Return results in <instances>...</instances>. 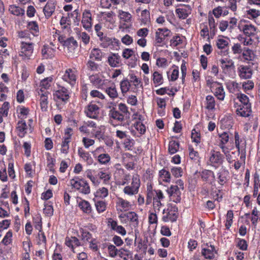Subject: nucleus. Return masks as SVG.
<instances>
[{
  "label": "nucleus",
  "mask_w": 260,
  "mask_h": 260,
  "mask_svg": "<svg viewBox=\"0 0 260 260\" xmlns=\"http://www.w3.org/2000/svg\"><path fill=\"white\" fill-rule=\"evenodd\" d=\"M70 184L72 187L76 189L79 192L88 194L90 192V186L87 181L76 178L70 180Z\"/></svg>",
  "instance_id": "1"
},
{
  "label": "nucleus",
  "mask_w": 260,
  "mask_h": 260,
  "mask_svg": "<svg viewBox=\"0 0 260 260\" xmlns=\"http://www.w3.org/2000/svg\"><path fill=\"white\" fill-rule=\"evenodd\" d=\"M167 212H165V210L163 211L164 215L162 217V220L164 222H174L176 220L178 217V208L176 205H170L168 206Z\"/></svg>",
  "instance_id": "2"
},
{
  "label": "nucleus",
  "mask_w": 260,
  "mask_h": 260,
  "mask_svg": "<svg viewBox=\"0 0 260 260\" xmlns=\"http://www.w3.org/2000/svg\"><path fill=\"white\" fill-rule=\"evenodd\" d=\"M140 186V180L138 176H133L130 186H126L123 188V192L128 196L138 193Z\"/></svg>",
  "instance_id": "3"
},
{
  "label": "nucleus",
  "mask_w": 260,
  "mask_h": 260,
  "mask_svg": "<svg viewBox=\"0 0 260 260\" xmlns=\"http://www.w3.org/2000/svg\"><path fill=\"white\" fill-rule=\"evenodd\" d=\"M33 45L34 44L30 41H22L19 55L23 57L29 59L33 53Z\"/></svg>",
  "instance_id": "4"
},
{
  "label": "nucleus",
  "mask_w": 260,
  "mask_h": 260,
  "mask_svg": "<svg viewBox=\"0 0 260 260\" xmlns=\"http://www.w3.org/2000/svg\"><path fill=\"white\" fill-rule=\"evenodd\" d=\"M70 92L68 89L64 87H60L58 90L53 93L54 99L55 101H61L64 103H67L70 98Z\"/></svg>",
  "instance_id": "5"
},
{
  "label": "nucleus",
  "mask_w": 260,
  "mask_h": 260,
  "mask_svg": "<svg viewBox=\"0 0 260 260\" xmlns=\"http://www.w3.org/2000/svg\"><path fill=\"white\" fill-rule=\"evenodd\" d=\"M167 192L171 201L176 203H179L180 202L181 192L178 185H172L167 189Z\"/></svg>",
  "instance_id": "6"
},
{
  "label": "nucleus",
  "mask_w": 260,
  "mask_h": 260,
  "mask_svg": "<svg viewBox=\"0 0 260 260\" xmlns=\"http://www.w3.org/2000/svg\"><path fill=\"white\" fill-rule=\"evenodd\" d=\"M219 61L222 73L224 74H230L232 71L235 69L234 62L232 59L228 58L220 59Z\"/></svg>",
  "instance_id": "7"
},
{
  "label": "nucleus",
  "mask_w": 260,
  "mask_h": 260,
  "mask_svg": "<svg viewBox=\"0 0 260 260\" xmlns=\"http://www.w3.org/2000/svg\"><path fill=\"white\" fill-rule=\"evenodd\" d=\"M170 30L166 28H158L155 32V44H160L164 42L166 37L169 36Z\"/></svg>",
  "instance_id": "8"
},
{
  "label": "nucleus",
  "mask_w": 260,
  "mask_h": 260,
  "mask_svg": "<svg viewBox=\"0 0 260 260\" xmlns=\"http://www.w3.org/2000/svg\"><path fill=\"white\" fill-rule=\"evenodd\" d=\"M91 14L89 10H85L82 14V20L81 21L83 27L87 30H89L92 26Z\"/></svg>",
  "instance_id": "9"
},
{
  "label": "nucleus",
  "mask_w": 260,
  "mask_h": 260,
  "mask_svg": "<svg viewBox=\"0 0 260 260\" xmlns=\"http://www.w3.org/2000/svg\"><path fill=\"white\" fill-rule=\"evenodd\" d=\"M117 210L121 212H126L131 208L132 205L129 202L120 197L117 198L116 202Z\"/></svg>",
  "instance_id": "10"
},
{
  "label": "nucleus",
  "mask_w": 260,
  "mask_h": 260,
  "mask_svg": "<svg viewBox=\"0 0 260 260\" xmlns=\"http://www.w3.org/2000/svg\"><path fill=\"white\" fill-rule=\"evenodd\" d=\"M99 107L94 104L90 103L87 107V109L85 111L86 115L93 119H97L98 117Z\"/></svg>",
  "instance_id": "11"
},
{
  "label": "nucleus",
  "mask_w": 260,
  "mask_h": 260,
  "mask_svg": "<svg viewBox=\"0 0 260 260\" xmlns=\"http://www.w3.org/2000/svg\"><path fill=\"white\" fill-rule=\"evenodd\" d=\"M211 155L209 158V161L211 164L221 165L222 164L224 159V156L220 153L219 151L212 150Z\"/></svg>",
  "instance_id": "12"
},
{
  "label": "nucleus",
  "mask_w": 260,
  "mask_h": 260,
  "mask_svg": "<svg viewBox=\"0 0 260 260\" xmlns=\"http://www.w3.org/2000/svg\"><path fill=\"white\" fill-rule=\"evenodd\" d=\"M55 0H49L43 9V12L46 18H49L54 13L55 9Z\"/></svg>",
  "instance_id": "13"
},
{
  "label": "nucleus",
  "mask_w": 260,
  "mask_h": 260,
  "mask_svg": "<svg viewBox=\"0 0 260 260\" xmlns=\"http://www.w3.org/2000/svg\"><path fill=\"white\" fill-rule=\"evenodd\" d=\"M239 76L241 79H250L252 75V71L247 66H241L238 68Z\"/></svg>",
  "instance_id": "14"
},
{
  "label": "nucleus",
  "mask_w": 260,
  "mask_h": 260,
  "mask_svg": "<svg viewBox=\"0 0 260 260\" xmlns=\"http://www.w3.org/2000/svg\"><path fill=\"white\" fill-rule=\"evenodd\" d=\"M251 112V104L240 105L236 109L237 114L243 117L249 116Z\"/></svg>",
  "instance_id": "15"
},
{
  "label": "nucleus",
  "mask_w": 260,
  "mask_h": 260,
  "mask_svg": "<svg viewBox=\"0 0 260 260\" xmlns=\"http://www.w3.org/2000/svg\"><path fill=\"white\" fill-rule=\"evenodd\" d=\"M40 95V105L42 110L46 111L48 108V94L49 92L42 89L38 92Z\"/></svg>",
  "instance_id": "16"
},
{
  "label": "nucleus",
  "mask_w": 260,
  "mask_h": 260,
  "mask_svg": "<svg viewBox=\"0 0 260 260\" xmlns=\"http://www.w3.org/2000/svg\"><path fill=\"white\" fill-rule=\"evenodd\" d=\"M64 81L73 85L76 80V76L71 69H67L62 76Z\"/></svg>",
  "instance_id": "17"
},
{
  "label": "nucleus",
  "mask_w": 260,
  "mask_h": 260,
  "mask_svg": "<svg viewBox=\"0 0 260 260\" xmlns=\"http://www.w3.org/2000/svg\"><path fill=\"white\" fill-rule=\"evenodd\" d=\"M108 62L111 67L115 68L121 63V57L118 53H112L108 58Z\"/></svg>",
  "instance_id": "18"
},
{
  "label": "nucleus",
  "mask_w": 260,
  "mask_h": 260,
  "mask_svg": "<svg viewBox=\"0 0 260 260\" xmlns=\"http://www.w3.org/2000/svg\"><path fill=\"white\" fill-rule=\"evenodd\" d=\"M66 244L69 247L71 248L72 251L75 252V248L81 245V243L79 239L75 237H71V238L66 237Z\"/></svg>",
  "instance_id": "19"
},
{
  "label": "nucleus",
  "mask_w": 260,
  "mask_h": 260,
  "mask_svg": "<svg viewBox=\"0 0 260 260\" xmlns=\"http://www.w3.org/2000/svg\"><path fill=\"white\" fill-rule=\"evenodd\" d=\"M207 247H204L202 250V254L206 259H211L214 257L215 248L213 246L210 245Z\"/></svg>",
  "instance_id": "20"
},
{
  "label": "nucleus",
  "mask_w": 260,
  "mask_h": 260,
  "mask_svg": "<svg viewBox=\"0 0 260 260\" xmlns=\"http://www.w3.org/2000/svg\"><path fill=\"white\" fill-rule=\"evenodd\" d=\"M104 53L99 48H93L91 50L89 57L93 60L100 61L102 60Z\"/></svg>",
  "instance_id": "21"
},
{
  "label": "nucleus",
  "mask_w": 260,
  "mask_h": 260,
  "mask_svg": "<svg viewBox=\"0 0 260 260\" xmlns=\"http://www.w3.org/2000/svg\"><path fill=\"white\" fill-rule=\"evenodd\" d=\"M109 116L110 118L117 120L121 123L124 121L125 117H126L125 115L120 113L119 111L115 110L114 109L110 110Z\"/></svg>",
  "instance_id": "22"
},
{
  "label": "nucleus",
  "mask_w": 260,
  "mask_h": 260,
  "mask_svg": "<svg viewBox=\"0 0 260 260\" xmlns=\"http://www.w3.org/2000/svg\"><path fill=\"white\" fill-rule=\"evenodd\" d=\"M16 128L18 131V136L21 138L24 137L27 133V125L25 121H19Z\"/></svg>",
  "instance_id": "23"
},
{
  "label": "nucleus",
  "mask_w": 260,
  "mask_h": 260,
  "mask_svg": "<svg viewBox=\"0 0 260 260\" xmlns=\"http://www.w3.org/2000/svg\"><path fill=\"white\" fill-rule=\"evenodd\" d=\"M79 207L82 211L87 214L91 213L92 208L89 203L85 200H83L79 202Z\"/></svg>",
  "instance_id": "24"
},
{
  "label": "nucleus",
  "mask_w": 260,
  "mask_h": 260,
  "mask_svg": "<svg viewBox=\"0 0 260 260\" xmlns=\"http://www.w3.org/2000/svg\"><path fill=\"white\" fill-rule=\"evenodd\" d=\"M9 11L11 14L17 16L23 15L25 12L24 9L14 5L9 6Z\"/></svg>",
  "instance_id": "25"
},
{
  "label": "nucleus",
  "mask_w": 260,
  "mask_h": 260,
  "mask_svg": "<svg viewBox=\"0 0 260 260\" xmlns=\"http://www.w3.org/2000/svg\"><path fill=\"white\" fill-rule=\"evenodd\" d=\"M78 153L80 157L84 160L87 161L89 164L92 163V159L88 152H86L82 148H79Z\"/></svg>",
  "instance_id": "26"
},
{
  "label": "nucleus",
  "mask_w": 260,
  "mask_h": 260,
  "mask_svg": "<svg viewBox=\"0 0 260 260\" xmlns=\"http://www.w3.org/2000/svg\"><path fill=\"white\" fill-rule=\"evenodd\" d=\"M27 28L34 36H37L39 33V26L36 21H30L28 23Z\"/></svg>",
  "instance_id": "27"
},
{
  "label": "nucleus",
  "mask_w": 260,
  "mask_h": 260,
  "mask_svg": "<svg viewBox=\"0 0 260 260\" xmlns=\"http://www.w3.org/2000/svg\"><path fill=\"white\" fill-rule=\"evenodd\" d=\"M179 148V143L178 141L172 140L169 144V152L172 154L175 153L178 150Z\"/></svg>",
  "instance_id": "28"
},
{
  "label": "nucleus",
  "mask_w": 260,
  "mask_h": 260,
  "mask_svg": "<svg viewBox=\"0 0 260 260\" xmlns=\"http://www.w3.org/2000/svg\"><path fill=\"white\" fill-rule=\"evenodd\" d=\"M243 32L248 37L253 36L256 31V28L252 25H245L243 28Z\"/></svg>",
  "instance_id": "29"
},
{
  "label": "nucleus",
  "mask_w": 260,
  "mask_h": 260,
  "mask_svg": "<svg viewBox=\"0 0 260 260\" xmlns=\"http://www.w3.org/2000/svg\"><path fill=\"white\" fill-rule=\"evenodd\" d=\"M120 85L121 92L124 96L131 87L130 82L127 79H124L120 82Z\"/></svg>",
  "instance_id": "30"
},
{
  "label": "nucleus",
  "mask_w": 260,
  "mask_h": 260,
  "mask_svg": "<svg viewBox=\"0 0 260 260\" xmlns=\"http://www.w3.org/2000/svg\"><path fill=\"white\" fill-rule=\"evenodd\" d=\"M159 179L162 181L169 182L171 179L170 173L165 169H162L159 172Z\"/></svg>",
  "instance_id": "31"
},
{
  "label": "nucleus",
  "mask_w": 260,
  "mask_h": 260,
  "mask_svg": "<svg viewBox=\"0 0 260 260\" xmlns=\"http://www.w3.org/2000/svg\"><path fill=\"white\" fill-rule=\"evenodd\" d=\"M105 92L112 99H115L118 97V92L115 86L106 88Z\"/></svg>",
  "instance_id": "32"
},
{
  "label": "nucleus",
  "mask_w": 260,
  "mask_h": 260,
  "mask_svg": "<svg viewBox=\"0 0 260 260\" xmlns=\"http://www.w3.org/2000/svg\"><path fill=\"white\" fill-rule=\"evenodd\" d=\"M110 160L111 157L108 153L101 154L98 157L99 162L102 165H107Z\"/></svg>",
  "instance_id": "33"
},
{
  "label": "nucleus",
  "mask_w": 260,
  "mask_h": 260,
  "mask_svg": "<svg viewBox=\"0 0 260 260\" xmlns=\"http://www.w3.org/2000/svg\"><path fill=\"white\" fill-rule=\"evenodd\" d=\"M70 140L69 137H64L62 141L60 151L62 153L67 154L69 149Z\"/></svg>",
  "instance_id": "34"
},
{
  "label": "nucleus",
  "mask_w": 260,
  "mask_h": 260,
  "mask_svg": "<svg viewBox=\"0 0 260 260\" xmlns=\"http://www.w3.org/2000/svg\"><path fill=\"white\" fill-rule=\"evenodd\" d=\"M118 15L120 19L125 22H129L131 20L132 16L128 12L119 10Z\"/></svg>",
  "instance_id": "35"
},
{
  "label": "nucleus",
  "mask_w": 260,
  "mask_h": 260,
  "mask_svg": "<svg viewBox=\"0 0 260 260\" xmlns=\"http://www.w3.org/2000/svg\"><path fill=\"white\" fill-rule=\"evenodd\" d=\"M207 106L206 108L208 110H213L215 108V102L213 96L208 95L206 98Z\"/></svg>",
  "instance_id": "36"
},
{
  "label": "nucleus",
  "mask_w": 260,
  "mask_h": 260,
  "mask_svg": "<svg viewBox=\"0 0 260 260\" xmlns=\"http://www.w3.org/2000/svg\"><path fill=\"white\" fill-rule=\"evenodd\" d=\"M63 45L68 48H75L77 47V42L74 38L70 37L63 41Z\"/></svg>",
  "instance_id": "37"
},
{
  "label": "nucleus",
  "mask_w": 260,
  "mask_h": 260,
  "mask_svg": "<svg viewBox=\"0 0 260 260\" xmlns=\"http://www.w3.org/2000/svg\"><path fill=\"white\" fill-rule=\"evenodd\" d=\"M228 174V172L225 170H222L221 172H219L217 174L218 179V183L221 185H223L226 181V175Z\"/></svg>",
  "instance_id": "38"
},
{
  "label": "nucleus",
  "mask_w": 260,
  "mask_h": 260,
  "mask_svg": "<svg viewBox=\"0 0 260 260\" xmlns=\"http://www.w3.org/2000/svg\"><path fill=\"white\" fill-rule=\"evenodd\" d=\"M108 189L106 187H103L97 190L95 196L101 198H105L108 196Z\"/></svg>",
  "instance_id": "39"
},
{
  "label": "nucleus",
  "mask_w": 260,
  "mask_h": 260,
  "mask_svg": "<svg viewBox=\"0 0 260 260\" xmlns=\"http://www.w3.org/2000/svg\"><path fill=\"white\" fill-rule=\"evenodd\" d=\"M234 214L232 210H229L226 214V222L225 224L227 229H229L233 223Z\"/></svg>",
  "instance_id": "40"
},
{
  "label": "nucleus",
  "mask_w": 260,
  "mask_h": 260,
  "mask_svg": "<svg viewBox=\"0 0 260 260\" xmlns=\"http://www.w3.org/2000/svg\"><path fill=\"white\" fill-rule=\"evenodd\" d=\"M220 86L216 88L215 91V95L219 100H223L225 96V92L223 87L220 84H218Z\"/></svg>",
  "instance_id": "41"
},
{
  "label": "nucleus",
  "mask_w": 260,
  "mask_h": 260,
  "mask_svg": "<svg viewBox=\"0 0 260 260\" xmlns=\"http://www.w3.org/2000/svg\"><path fill=\"white\" fill-rule=\"evenodd\" d=\"M176 13L180 19H186L188 16L187 10L184 8L176 9Z\"/></svg>",
  "instance_id": "42"
},
{
  "label": "nucleus",
  "mask_w": 260,
  "mask_h": 260,
  "mask_svg": "<svg viewBox=\"0 0 260 260\" xmlns=\"http://www.w3.org/2000/svg\"><path fill=\"white\" fill-rule=\"evenodd\" d=\"M189 150V156L191 159L194 161L199 160V154L198 151H195L193 148L191 147H188Z\"/></svg>",
  "instance_id": "43"
},
{
  "label": "nucleus",
  "mask_w": 260,
  "mask_h": 260,
  "mask_svg": "<svg viewBox=\"0 0 260 260\" xmlns=\"http://www.w3.org/2000/svg\"><path fill=\"white\" fill-rule=\"evenodd\" d=\"M208 23L210 27L211 34H212L214 36L215 34L216 25L215 22V19L212 15L209 16Z\"/></svg>",
  "instance_id": "44"
},
{
  "label": "nucleus",
  "mask_w": 260,
  "mask_h": 260,
  "mask_svg": "<svg viewBox=\"0 0 260 260\" xmlns=\"http://www.w3.org/2000/svg\"><path fill=\"white\" fill-rule=\"evenodd\" d=\"M33 220L35 223V228L39 231V232H41L42 230V218L40 214L36 215L34 217Z\"/></svg>",
  "instance_id": "45"
},
{
  "label": "nucleus",
  "mask_w": 260,
  "mask_h": 260,
  "mask_svg": "<svg viewBox=\"0 0 260 260\" xmlns=\"http://www.w3.org/2000/svg\"><path fill=\"white\" fill-rule=\"evenodd\" d=\"M98 175L100 178L103 180L104 184H109V181L111 179V175L110 174H107L103 171H101L99 173Z\"/></svg>",
  "instance_id": "46"
},
{
  "label": "nucleus",
  "mask_w": 260,
  "mask_h": 260,
  "mask_svg": "<svg viewBox=\"0 0 260 260\" xmlns=\"http://www.w3.org/2000/svg\"><path fill=\"white\" fill-rule=\"evenodd\" d=\"M243 56L245 60H252L253 58L254 54L252 50L246 48L244 50Z\"/></svg>",
  "instance_id": "47"
},
{
  "label": "nucleus",
  "mask_w": 260,
  "mask_h": 260,
  "mask_svg": "<svg viewBox=\"0 0 260 260\" xmlns=\"http://www.w3.org/2000/svg\"><path fill=\"white\" fill-rule=\"evenodd\" d=\"M96 210L99 213H102L106 210V204L104 201H99L95 203Z\"/></svg>",
  "instance_id": "48"
},
{
  "label": "nucleus",
  "mask_w": 260,
  "mask_h": 260,
  "mask_svg": "<svg viewBox=\"0 0 260 260\" xmlns=\"http://www.w3.org/2000/svg\"><path fill=\"white\" fill-rule=\"evenodd\" d=\"M52 78H47L42 80L40 83V86H41V89L45 91L46 89L49 88L50 86V83L52 82Z\"/></svg>",
  "instance_id": "49"
},
{
  "label": "nucleus",
  "mask_w": 260,
  "mask_h": 260,
  "mask_svg": "<svg viewBox=\"0 0 260 260\" xmlns=\"http://www.w3.org/2000/svg\"><path fill=\"white\" fill-rule=\"evenodd\" d=\"M260 15V11L254 9H251L247 11V16L249 18H256Z\"/></svg>",
  "instance_id": "50"
},
{
  "label": "nucleus",
  "mask_w": 260,
  "mask_h": 260,
  "mask_svg": "<svg viewBox=\"0 0 260 260\" xmlns=\"http://www.w3.org/2000/svg\"><path fill=\"white\" fill-rule=\"evenodd\" d=\"M89 80L95 86H99L102 84V80L98 75L90 76L89 77Z\"/></svg>",
  "instance_id": "51"
},
{
  "label": "nucleus",
  "mask_w": 260,
  "mask_h": 260,
  "mask_svg": "<svg viewBox=\"0 0 260 260\" xmlns=\"http://www.w3.org/2000/svg\"><path fill=\"white\" fill-rule=\"evenodd\" d=\"M108 250L109 255L112 257H115L118 254V250L113 245H109L108 246Z\"/></svg>",
  "instance_id": "52"
},
{
  "label": "nucleus",
  "mask_w": 260,
  "mask_h": 260,
  "mask_svg": "<svg viewBox=\"0 0 260 260\" xmlns=\"http://www.w3.org/2000/svg\"><path fill=\"white\" fill-rule=\"evenodd\" d=\"M12 232L10 231H8L6 235L5 236L4 239H3L2 242L5 245H8L10 244L12 242Z\"/></svg>",
  "instance_id": "53"
},
{
  "label": "nucleus",
  "mask_w": 260,
  "mask_h": 260,
  "mask_svg": "<svg viewBox=\"0 0 260 260\" xmlns=\"http://www.w3.org/2000/svg\"><path fill=\"white\" fill-rule=\"evenodd\" d=\"M153 81L154 84H160L162 82V77L158 72H154L153 74Z\"/></svg>",
  "instance_id": "54"
},
{
  "label": "nucleus",
  "mask_w": 260,
  "mask_h": 260,
  "mask_svg": "<svg viewBox=\"0 0 260 260\" xmlns=\"http://www.w3.org/2000/svg\"><path fill=\"white\" fill-rule=\"evenodd\" d=\"M126 217L132 222H136L138 224V217L137 214L134 212H129L125 215Z\"/></svg>",
  "instance_id": "55"
},
{
  "label": "nucleus",
  "mask_w": 260,
  "mask_h": 260,
  "mask_svg": "<svg viewBox=\"0 0 260 260\" xmlns=\"http://www.w3.org/2000/svg\"><path fill=\"white\" fill-rule=\"evenodd\" d=\"M81 239L84 241L89 242L91 239V234L86 230L81 229Z\"/></svg>",
  "instance_id": "56"
},
{
  "label": "nucleus",
  "mask_w": 260,
  "mask_h": 260,
  "mask_svg": "<svg viewBox=\"0 0 260 260\" xmlns=\"http://www.w3.org/2000/svg\"><path fill=\"white\" fill-rule=\"evenodd\" d=\"M171 172L173 176L178 178L182 176V169L180 167H173L171 169Z\"/></svg>",
  "instance_id": "57"
},
{
  "label": "nucleus",
  "mask_w": 260,
  "mask_h": 260,
  "mask_svg": "<svg viewBox=\"0 0 260 260\" xmlns=\"http://www.w3.org/2000/svg\"><path fill=\"white\" fill-rule=\"evenodd\" d=\"M123 144L125 148L129 150L133 146L134 140L131 139V137L128 135L127 138H125L124 140Z\"/></svg>",
  "instance_id": "58"
},
{
  "label": "nucleus",
  "mask_w": 260,
  "mask_h": 260,
  "mask_svg": "<svg viewBox=\"0 0 260 260\" xmlns=\"http://www.w3.org/2000/svg\"><path fill=\"white\" fill-rule=\"evenodd\" d=\"M129 82L133 83L134 85L138 88L139 84L141 83V81L139 78H137L134 74H131L129 75Z\"/></svg>",
  "instance_id": "59"
},
{
  "label": "nucleus",
  "mask_w": 260,
  "mask_h": 260,
  "mask_svg": "<svg viewBox=\"0 0 260 260\" xmlns=\"http://www.w3.org/2000/svg\"><path fill=\"white\" fill-rule=\"evenodd\" d=\"M100 40L102 42L101 45L104 47H106L112 43L111 39L106 36H103L102 37L100 38Z\"/></svg>",
  "instance_id": "60"
},
{
  "label": "nucleus",
  "mask_w": 260,
  "mask_h": 260,
  "mask_svg": "<svg viewBox=\"0 0 260 260\" xmlns=\"http://www.w3.org/2000/svg\"><path fill=\"white\" fill-rule=\"evenodd\" d=\"M135 127L141 134H144L146 132L145 126L140 121L137 122L135 124Z\"/></svg>",
  "instance_id": "61"
},
{
  "label": "nucleus",
  "mask_w": 260,
  "mask_h": 260,
  "mask_svg": "<svg viewBox=\"0 0 260 260\" xmlns=\"http://www.w3.org/2000/svg\"><path fill=\"white\" fill-rule=\"evenodd\" d=\"M229 44L228 42L223 39H219L216 41V46L219 49H223Z\"/></svg>",
  "instance_id": "62"
},
{
  "label": "nucleus",
  "mask_w": 260,
  "mask_h": 260,
  "mask_svg": "<svg viewBox=\"0 0 260 260\" xmlns=\"http://www.w3.org/2000/svg\"><path fill=\"white\" fill-rule=\"evenodd\" d=\"M237 246L242 250H246L247 248L248 245L246 240L239 239L237 242Z\"/></svg>",
  "instance_id": "63"
},
{
  "label": "nucleus",
  "mask_w": 260,
  "mask_h": 260,
  "mask_svg": "<svg viewBox=\"0 0 260 260\" xmlns=\"http://www.w3.org/2000/svg\"><path fill=\"white\" fill-rule=\"evenodd\" d=\"M118 109L120 111H121L122 114L125 116V117H127L129 115V112L127 109V107L126 106L122 103H120L118 105Z\"/></svg>",
  "instance_id": "64"
}]
</instances>
